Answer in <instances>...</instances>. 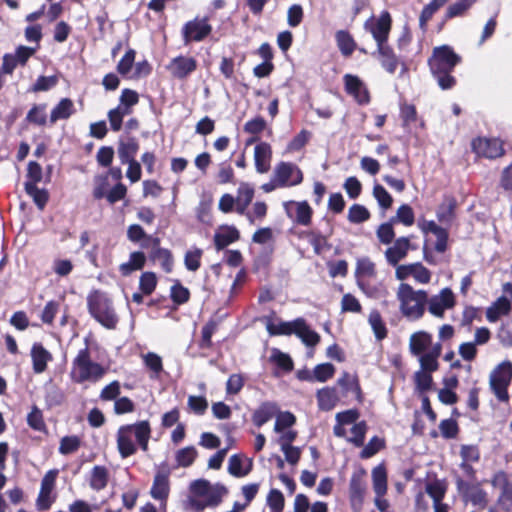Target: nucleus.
Masks as SVG:
<instances>
[{"instance_id":"10","label":"nucleus","mask_w":512,"mask_h":512,"mask_svg":"<svg viewBox=\"0 0 512 512\" xmlns=\"http://www.w3.org/2000/svg\"><path fill=\"white\" fill-rule=\"evenodd\" d=\"M456 304L455 295L450 288H443L439 294L428 296L426 308L436 318H443L446 310L452 309Z\"/></svg>"},{"instance_id":"13","label":"nucleus","mask_w":512,"mask_h":512,"mask_svg":"<svg viewBox=\"0 0 512 512\" xmlns=\"http://www.w3.org/2000/svg\"><path fill=\"white\" fill-rule=\"evenodd\" d=\"M170 470L166 467L158 468L153 484L150 489V495L153 499L159 501L162 505L166 504V501L170 493Z\"/></svg>"},{"instance_id":"27","label":"nucleus","mask_w":512,"mask_h":512,"mask_svg":"<svg viewBox=\"0 0 512 512\" xmlns=\"http://www.w3.org/2000/svg\"><path fill=\"white\" fill-rule=\"evenodd\" d=\"M442 351L441 343L434 344L430 350L419 355V362L421 366V370L423 372H434L438 369V357L440 356Z\"/></svg>"},{"instance_id":"20","label":"nucleus","mask_w":512,"mask_h":512,"mask_svg":"<svg viewBox=\"0 0 512 512\" xmlns=\"http://www.w3.org/2000/svg\"><path fill=\"white\" fill-rule=\"evenodd\" d=\"M372 56L380 62L386 72L390 74L396 72L399 65V58L388 42L377 45V49L372 53Z\"/></svg>"},{"instance_id":"42","label":"nucleus","mask_w":512,"mask_h":512,"mask_svg":"<svg viewBox=\"0 0 512 512\" xmlns=\"http://www.w3.org/2000/svg\"><path fill=\"white\" fill-rule=\"evenodd\" d=\"M368 323L377 340L381 341L387 337L388 330L378 310L374 309L369 313Z\"/></svg>"},{"instance_id":"8","label":"nucleus","mask_w":512,"mask_h":512,"mask_svg":"<svg viewBox=\"0 0 512 512\" xmlns=\"http://www.w3.org/2000/svg\"><path fill=\"white\" fill-rule=\"evenodd\" d=\"M392 26V18L388 11H382L379 17L371 16L364 23V29L369 32L376 45L387 43Z\"/></svg>"},{"instance_id":"14","label":"nucleus","mask_w":512,"mask_h":512,"mask_svg":"<svg viewBox=\"0 0 512 512\" xmlns=\"http://www.w3.org/2000/svg\"><path fill=\"white\" fill-rule=\"evenodd\" d=\"M365 471L360 469L355 471L350 479L349 484V497L351 506L355 511H359L362 507L364 496L367 490V484L365 481Z\"/></svg>"},{"instance_id":"57","label":"nucleus","mask_w":512,"mask_h":512,"mask_svg":"<svg viewBox=\"0 0 512 512\" xmlns=\"http://www.w3.org/2000/svg\"><path fill=\"white\" fill-rule=\"evenodd\" d=\"M197 457V450L193 446L182 448L176 453V461L181 467L190 466Z\"/></svg>"},{"instance_id":"50","label":"nucleus","mask_w":512,"mask_h":512,"mask_svg":"<svg viewBox=\"0 0 512 512\" xmlns=\"http://www.w3.org/2000/svg\"><path fill=\"white\" fill-rule=\"evenodd\" d=\"M367 432V424L365 421L355 423L351 428V436L347 437L346 440L356 447H361L364 444L365 435Z\"/></svg>"},{"instance_id":"53","label":"nucleus","mask_w":512,"mask_h":512,"mask_svg":"<svg viewBox=\"0 0 512 512\" xmlns=\"http://www.w3.org/2000/svg\"><path fill=\"white\" fill-rule=\"evenodd\" d=\"M347 218L351 223L360 224L367 221L370 218V212L363 205L353 204L349 208Z\"/></svg>"},{"instance_id":"33","label":"nucleus","mask_w":512,"mask_h":512,"mask_svg":"<svg viewBox=\"0 0 512 512\" xmlns=\"http://www.w3.org/2000/svg\"><path fill=\"white\" fill-rule=\"evenodd\" d=\"M278 411L275 403L264 402L253 413L252 421L257 427L267 423Z\"/></svg>"},{"instance_id":"40","label":"nucleus","mask_w":512,"mask_h":512,"mask_svg":"<svg viewBox=\"0 0 512 512\" xmlns=\"http://www.w3.org/2000/svg\"><path fill=\"white\" fill-rule=\"evenodd\" d=\"M337 383L346 393L350 392L355 395L357 400H362L361 388L356 375L343 372Z\"/></svg>"},{"instance_id":"19","label":"nucleus","mask_w":512,"mask_h":512,"mask_svg":"<svg viewBox=\"0 0 512 512\" xmlns=\"http://www.w3.org/2000/svg\"><path fill=\"white\" fill-rule=\"evenodd\" d=\"M171 75L177 79H185L197 69V61L189 56H177L168 65Z\"/></svg>"},{"instance_id":"58","label":"nucleus","mask_w":512,"mask_h":512,"mask_svg":"<svg viewBox=\"0 0 512 512\" xmlns=\"http://www.w3.org/2000/svg\"><path fill=\"white\" fill-rule=\"evenodd\" d=\"M393 225H394V223H391V220H389L388 222L382 223L377 228L376 235H377L378 240L382 244L388 245V244L392 243V241L395 237Z\"/></svg>"},{"instance_id":"59","label":"nucleus","mask_w":512,"mask_h":512,"mask_svg":"<svg viewBox=\"0 0 512 512\" xmlns=\"http://www.w3.org/2000/svg\"><path fill=\"white\" fill-rule=\"evenodd\" d=\"M307 237L316 254L319 255L329 248L327 237L322 235L320 232L311 231L307 234Z\"/></svg>"},{"instance_id":"46","label":"nucleus","mask_w":512,"mask_h":512,"mask_svg":"<svg viewBox=\"0 0 512 512\" xmlns=\"http://www.w3.org/2000/svg\"><path fill=\"white\" fill-rule=\"evenodd\" d=\"M24 187L26 193L33 199L36 206L40 210H43L49 198L47 190L40 189L37 185H33L32 183H25Z\"/></svg>"},{"instance_id":"24","label":"nucleus","mask_w":512,"mask_h":512,"mask_svg":"<svg viewBox=\"0 0 512 512\" xmlns=\"http://www.w3.org/2000/svg\"><path fill=\"white\" fill-rule=\"evenodd\" d=\"M252 470V460L241 454H234L228 461V472L236 478L245 477Z\"/></svg>"},{"instance_id":"62","label":"nucleus","mask_w":512,"mask_h":512,"mask_svg":"<svg viewBox=\"0 0 512 512\" xmlns=\"http://www.w3.org/2000/svg\"><path fill=\"white\" fill-rule=\"evenodd\" d=\"M144 364L149 368L157 377L163 370V364L161 357L153 352H148L142 356Z\"/></svg>"},{"instance_id":"26","label":"nucleus","mask_w":512,"mask_h":512,"mask_svg":"<svg viewBox=\"0 0 512 512\" xmlns=\"http://www.w3.org/2000/svg\"><path fill=\"white\" fill-rule=\"evenodd\" d=\"M355 275L357 278L358 286L364 292H367L364 279L375 277V264L368 257L359 258L356 263Z\"/></svg>"},{"instance_id":"41","label":"nucleus","mask_w":512,"mask_h":512,"mask_svg":"<svg viewBox=\"0 0 512 512\" xmlns=\"http://www.w3.org/2000/svg\"><path fill=\"white\" fill-rule=\"evenodd\" d=\"M337 46L342 55L348 57L356 49V42L351 34L346 30H339L335 34Z\"/></svg>"},{"instance_id":"5","label":"nucleus","mask_w":512,"mask_h":512,"mask_svg":"<svg viewBox=\"0 0 512 512\" xmlns=\"http://www.w3.org/2000/svg\"><path fill=\"white\" fill-rule=\"evenodd\" d=\"M91 316L107 329H115L119 318L113 307L112 300L106 293L94 291L87 298Z\"/></svg>"},{"instance_id":"54","label":"nucleus","mask_w":512,"mask_h":512,"mask_svg":"<svg viewBox=\"0 0 512 512\" xmlns=\"http://www.w3.org/2000/svg\"><path fill=\"white\" fill-rule=\"evenodd\" d=\"M373 196L382 210L386 211L392 206L393 198L382 185L374 184Z\"/></svg>"},{"instance_id":"12","label":"nucleus","mask_w":512,"mask_h":512,"mask_svg":"<svg viewBox=\"0 0 512 512\" xmlns=\"http://www.w3.org/2000/svg\"><path fill=\"white\" fill-rule=\"evenodd\" d=\"M284 210L293 223L308 226L311 223L313 210L307 201H286L283 203Z\"/></svg>"},{"instance_id":"2","label":"nucleus","mask_w":512,"mask_h":512,"mask_svg":"<svg viewBox=\"0 0 512 512\" xmlns=\"http://www.w3.org/2000/svg\"><path fill=\"white\" fill-rule=\"evenodd\" d=\"M459 62L460 57L447 45L436 47L433 50L429 66L442 89H450L455 85L456 80L451 76V72Z\"/></svg>"},{"instance_id":"30","label":"nucleus","mask_w":512,"mask_h":512,"mask_svg":"<svg viewBox=\"0 0 512 512\" xmlns=\"http://www.w3.org/2000/svg\"><path fill=\"white\" fill-rule=\"evenodd\" d=\"M510 310V300L506 296H501L487 308L486 318L489 322H496L501 316L509 314Z\"/></svg>"},{"instance_id":"60","label":"nucleus","mask_w":512,"mask_h":512,"mask_svg":"<svg viewBox=\"0 0 512 512\" xmlns=\"http://www.w3.org/2000/svg\"><path fill=\"white\" fill-rule=\"evenodd\" d=\"M81 441L77 436H65L60 440L59 453L69 455L76 452L80 447Z\"/></svg>"},{"instance_id":"47","label":"nucleus","mask_w":512,"mask_h":512,"mask_svg":"<svg viewBox=\"0 0 512 512\" xmlns=\"http://www.w3.org/2000/svg\"><path fill=\"white\" fill-rule=\"evenodd\" d=\"M391 223H402L405 226H412L415 221V215L413 209L407 205L402 204L396 212V215L390 218Z\"/></svg>"},{"instance_id":"7","label":"nucleus","mask_w":512,"mask_h":512,"mask_svg":"<svg viewBox=\"0 0 512 512\" xmlns=\"http://www.w3.org/2000/svg\"><path fill=\"white\" fill-rule=\"evenodd\" d=\"M512 380V363L510 361H503L495 367L489 377V385L496 396L501 402L509 400L508 387Z\"/></svg>"},{"instance_id":"45","label":"nucleus","mask_w":512,"mask_h":512,"mask_svg":"<svg viewBox=\"0 0 512 512\" xmlns=\"http://www.w3.org/2000/svg\"><path fill=\"white\" fill-rule=\"evenodd\" d=\"M373 489L377 496H384L387 492V474L383 466H377L372 471Z\"/></svg>"},{"instance_id":"28","label":"nucleus","mask_w":512,"mask_h":512,"mask_svg":"<svg viewBox=\"0 0 512 512\" xmlns=\"http://www.w3.org/2000/svg\"><path fill=\"white\" fill-rule=\"evenodd\" d=\"M272 150L271 146L266 142L256 145L254 150V160L257 172L266 173L270 168Z\"/></svg>"},{"instance_id":"22","label":"nucleus","mask_w":512,"mask_h":512,"mask_svg":"<svg viewBox=\"0 0 512 512\" xmlns=\"http://www.w3.org/2000/svg\"><path fill=\"white\" fill-rule=\"evenodd\" d=\"M343 79L346 92L353 96L359 104H367L369 102L368 90L358 76L345 74Z\"/></svg>"},{"instance_id":"48","label":"nucleus","mask_w":512,"mask_h":512,"mask_svg":"<svg viewBox=\"0 0 512 512\" xmlns=\"http://www.w3.org/2000/svg\"><path fill=\"white\" fill-rule=\"evenodd\" d=\"M426 492L433 499V504L441 503L446 493V485L436 479L426 484Z\"/></svg>"},{"instance_id":"63","label":"nucleus","mask_w":512,"mask_h":512,"mask_svg":"<svg viewBox=\"0 0 512 512\" xmlns=\"http://www.w3.org/2000/svg\"><path fill=\"white\" fill-rule=\"evenodd\" d=\"M267 504L271 512H282L284 509V496L278 489H272L267 496Z\"/></svg>"},{"instance_id":"23","label":"nucleus","mask_w":512,"mask_h":512,"mask_svg":"<svg viewBox=\"0 0 512 512\" xmlns=\"http://www.w3.org/2000/svg\"><path fill=\"white\" fill-rule=\"evenodd\" d=\"M30 356L32 368L35 374H42L46 371L48 364L53 360L52 354L39 342L32 345Z\"/></svg>"},{"instance_id":"44","label":"nucleus","mask_w":512,"mask_h":512,"mask_svg":"<svg viewBox=\"0 0 512 512\" xmlns=\"http://www.w3.org/2000/svg\"><path fill=\"white\" fill-rule=\"evenodd\" d=\"M299 321L300 318L290 322H280L279 324L268 322L266 328L270 335H291L295 334Z\"/></svg>"},{"instance_id":"43","label":"nucleus","mask_w":512,"mask_h":512,"mask_svg":"<svg viewBox=\"0 0 512 512\" xmlns=\"http://www.w3.org/2000/svg\"><path fill=\"white\" fill-rule=\"evenodd\" d=\"M334 373L335 367L333 364L323 363L315 366L312 376L302 377L299 375V378L306 379L308 381L326 382L328 379L333 377Z\"/></svg>"},{"instance_id":"55","label":"nucleus","mask_w":512,"mask_h":512,"mask_svg":"<svg viewBox=\"0 0 512 512\" xmlns=\"http://www.w3.org/2000/svg\"><path fill=\"white\" fill-rule=\"evenodd\" d=\"M203 251L193 248L185 253L184 264L187 270L195 272L200 268Z\"/></svg>"},{"instance_id":"31","label":"nucleus","mask_w":512,"mask_h":512,"mask_svg":"<svg viewBox=\"0 0 512 512\" xmlns=\"http://www.w3.org/2000/svg\"><path fill=\"white\" fill-rule=\"evenodd\" d=\"M75 113L74 103L69 98H63L52 109L50 113L51 124L56 123L58 120H67Z\"/></svg>"},{"instance_id":"29","label":"nucleus","mask_w":512,"mask_h":512,"mask_svg":"<svg viewBox=\"0 0 512 512\" xmlns=\"http://www.w3.org/2000/svg\"><path fill=\"white\" fill-rule=\"evenodd\" d=\"M254 197V188L249 184L242 182L240 183L237 196L235 198V206L237 213L246 215V210L250 205L252 199Z\"/></svg>"},{"instance_id":"38","label":"nucleus","mask_w":512,"mask_h":512,"mask_svg":"<svg viewBox=\"0 0 512 512\" xmlns=\"http://www.w3.org/2000/svg\"><path fill=\"white\" fill-rule=\"evenodd\" d=\"M109 480V472L105 466L96 465L91 470L89 485L95 491L103 490Z\"/></svg>"},{"instance_id":"15","label":"nucleus","mask_w":512,"mask_h":512,"mask_svg":"<svg viewBox=\"0 0 512 512\" xmlns=\"http://www.w3.org/2000/svg\"><path fill=\"white\" fill-rule=\"evenodd\" d=\"M142 248H152L150 258L153 261H158L162 269L169 273L173 268V257L168 249L160 247V239L157 237L147 238V242L141 243Z\"/></svg>"},{"instance_id":"52","label":"nucleus","mask_w":512,"mask_h":512,"mask_svg":"<svg viewBox=\"0 0 512 512\" xmlns=\"http://www.w3.org/2000/svg\"><path fill=\"white\" fill-rule=\"evenodd\" d=\"M270 361L284 372H290L293 369V361L291 357L278 349H273Z\"/></svg>"},{"instance_id":"37","label":"nucleus","mask_w":512,"mask_h":512,"mask_svg":"<svg viewBox=\"0 0 512 512\" xmlns=\"http://www.w3.org/2000/svg\"><path fill=\"white\" fill-rule=\"evenodd\" d=\"M239 239V231L235 227H224L214 235L217 250H222Z\"/></svg>"},{"instance_id":"64","label":"nucleus","mask_w":512,"mask_h":512,"mask_svg":"<svg viewBox=\"0 0 512 512\" xmlns=\"http://www.w3.org/2000/svg\"><path fill=\"white\" fill-rule=\"evenodd\" d=\"M157 285V278L155 273L153 272H144L139 280V286L141 291L146 294L150 295L156 288Z\"/></svg>"},{"instance_id":"9","label":"nucleus","mask_w":512,"mask_h":512,"mask_svg":"<svg viewBox=\"0 0 512 512\" xmlns=\"http://www.w3.org/2000/svg\"><path fill=\"white\" fill-rule=\"evenodd\" d=\"M212 32L208 17H195L184 24L181 30L185 45L191 42H201Z\"/></svg>"},{"instance_id":"3","label":"nucleus","mask_w":512,"mask_h":512,"mask_svg":"<svg viewBox=\"0 0 512 512\" xmlns=\"http://www.w3.org/2000/svg\"><path fill=\"white\" fill-rule=\"evenodd\" d=\"M399 311L409 321L420 320L426 311L428 293L425 290H415L407 283H401L396 291Z\"/></svg>"},{"instance_id":"18","label":"nucleus","mask_w":512,"mask_h":512,"mask_svg":"<svg viewBox=\"0 0 512 512\" xmlns=\"http://www.w3.org/2000/svg\"><path fill=\"white\" fill-rule=\"evenodd\" d=\"M411 249L415 250L416 247L411 244L410 237H399L394 241L392 246L386 249L385 259L389 265L397 266Z\"/></svg>"},{"instance_id":"39","label":"nucleus","mask_w":512,"mask_h":512,"mask_svg":"<svg viewBox=\"0 0 512 512\" xmlns=\"http://www.w3.org/2000/svg\"><path fill=\"white\" fill-rule=\"evenodd\" d=\"M295 335L298 336L302 342L309 347L316 346L320 341L319 334L312 330L303 318H300L298 327L295 330Z\"/></svg>"},{"instance_id":"36","label":"nucleus","mask_w":512,"mask_h":512,"mask_svg":"<svg viewBox=\"0 0 512 512\" xmlns=\"http://www.w3.org/2000/svg\"><path fill=\"white\" fill-rule=\"evenodd\" d=\"M146 256L141 251H135L130 254L128 262L122 263L119 266V271L123 276H128L132 272L140 270L144 267Z\"/></svg>"},{"instance_id":"49","label":"nucleus","mask_w":512,"mask_h":512,"mask_svg":"<svg viewBox=\"0 0 512 512\" xmlns=\"http://www.w3.org/2000/svg\"><path fill=\"white\" fill-rule=\"evenodd\" d=\"M477 0H458L457 2L449 5L446 10L445 18L452 19L455 17L463 16L465 12L476 2Z\"/></svg>"},{"instance_id":"1","label":"nucleus","mask_w":512,"mask_h":512,"mask_svg":"<svg viewBox=\"0 0 512 512\" xmlns=\"http://www.w3.org/2000/svg\"><path fill=\"white\" fill-rule=\"evenodd\" d=\"M151 428L148 421L143 420L134 424L123 425L117 431V448L122 458H128L137 451L136 442L143 451L148 450Z\"/></svg>"},{"instance_id":"35","label":"nucleus","mask_w":512,"mask_h":512,"mask_svg":"<svg viewBox=\"0 0 512 512\" xmlns=\"http://www.w3.org/2000/svg\"><path fill=\"white\" fill-rule=\"evenodd\" d=\"M138 150L139 143L135 138L131 137L121 140L118 146V157L121 163L126 164L128 161H134Z\"/></svg>"},{"instance_id":"61","label":"nucleus","mask_w":512,"mask_h":512,"mask_svg":"<svg viewBox=\"0 0 512 512\" xmlns=\"http://www.w3.org/2000/svg\"><path fill=\"white\" fill-rule=\"evenodd\" d=\"M295 422L296 418L291 412H280L276 417L274 431L277 433L283 432L285 429L293 426Z\"/></svg>"},{"instance_id":"32","label":"nucleus","mask_w":512,"mask_h":512,"mask_svg":"<svg viewBox=\"0 0 512 512\" xmlns=\"http://www.w3.org/2000/svg\"><path fill=\"white\" fill-rule=\"evenodd\" d=\"M455 209L456 200L453 197L446 196L436 211L438 221L444 225H451L455 217Z\"/></svg>"},{"instance_id":"17","label":"nucleus","mask_w":512,"mask_h":512,"mask_svg":"<svg viewBox=\"0 0 512 512\" xmlns=\"http://www.w3.org/2000/svg\"><path fill=\"white\" fill-rule=\"evenodd\" d=\"M57 475L58 470L54 469L48 471L42 478L40 492L36 501L37 508L41 511L48 510L53 503L51 493L54 489Z\"/></svg>"},{"instance_id":"11","label":"nucleus","mask_w":512,"mask_h":512,"mask_svg":"<svg viewBox=\"0 0 512 512\" xmlns=\"http://www.w3.org/2000/svg\"><path fill=\"white\" fill-rule=\"evenodd\" d=\"M273 175L281 187L296 186L303 181L302 171L291 162H280L275 167Z\"/></svg>"},{"instance_id":"4","label":"nucleus","mask_w":512,"mask_h":512,"mask_svg":"<svg viewBox=\"0 0 512 512\" xmlns=\"http://www.w3.org/2000/svg\"><path fill=\"white\" fill-rule=\"evenodd\" d=\"M106 374V368L92 360L89 348L86 346L78 351L71 363L70 379L77 384L97 383Z\"/></svg>"},{"instance_id":"21","label":"nucleus","mask_w":512,"mask_h":512,"mask_svg":"<svg viewBox=\"0 0 512 512\" xmlns=\"http://www.w3.org/2000/svg\"><path fill=\"white\" fill-rule=\"evenodd\" d=\"M491 484L501 491L498 503L503 506L506 503L512 505V478L506 472L498 471L493 475ZM509 508L510 506L506 507V510H509Z\"/></svg>"},{"instance_id":"25","label":"nucleus","mask_w":512,"mask_h":512,"mask_svg":"<svg viewBox=\"0 0 512 512\" xmlns=\"http://www.w3.org/2000/svg\"><path fill=\"white\" fill-rule=\"evenodd\" d=\"M432 346V335L425 331H418L410 336L409 349L414 356L427 352Z\"/></svg>"},{"instance_id":"56","label":"nucleus","mask_w":512,"mask_h":512,"mask_svg":"<svg viewBox=\"0 0 512 512\" xmlns=\"http://www.w3.org/2000/svg\"><path fill=\"white\" fill-rule=\"evenodd\" d=\"M27 121L39 126H43L47 122L46 105H34L26 116Z\"/></svg>"},{"instance_id":"51","label":"nucleus","mask_w":512,"mask_h":512,"mask_svg":"<svg viewBox=\"0 0 512 512\" xmlns=\"http://www.w3.org/2000/svg\"><path fill=\"white\" fill-rule=\"evenodd\" d=\"M131 111L123 106H117L108 113V119L110 122L111 129L115 132L120 131L122 128L123 118L129 115Z\"/></svg>"},{"instance_id":"34","label":"nucleus","mask_w":512,"mask_h":512,"mask_svg":"<svg viewBox=\"0 0 512 512\" xmlns=\"http://www.w3.org/2000/svg\"><path fill=\"white\" fill-rule=\"evenodd\" d=\"M318 407L323 411L332 410L339 398L336 388L325 387L317 391Z\"/></svg>"},{"instance_id":"6","label":"nucleus","mask_w":512,"mask_h":512,"mask_svg":"<svg viewBox=\"0 0 512 512\" xmlns=\"http://www.w3.org/2000/svg\"><path fill=\"white\" fill-rule=\"evenodd\" d=\"M190 493L205 500L210 508L221 504L223 498L228 494V489L221 483L212 484L206 479H198L190 484Z\"/></svg>"},{"instance_id":"16","label":"nucleus","mask_w":512,"mask_h":512,"mask_svg":"<svg viewBox=\"0 0 512 512\" xmlns=\"http://www.w3.org/2000/svg\"><path fill=\"white\" fill-rule=\"evenodd\" d=\"M473 151L483 157L494 159L504 154L502 142L497 138H477L472 141Z\"/></svg>"}]
</instances>
